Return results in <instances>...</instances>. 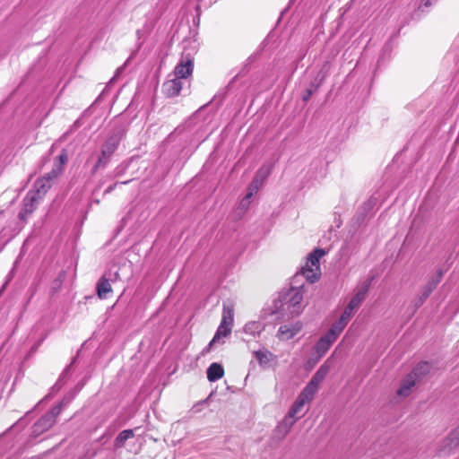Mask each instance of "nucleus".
Listing matches in <instances>:
<instances>
[{"label": "nucleus", "instance_id": "obj_1", "mask_svg": "<svg viewBox=\"0 0 459 459\" xmlns=\"http://www.w3.org/2000/svg\"><path fill=\"white\" fill-rule=\"evenodd\" d=\"M303 296V283L291 281L290 287L281 290L277 299L274 300L275 312L287 318L299 316L305 307Z\"/></svg>", "mask_w": 459, "mask_h": 459}, {"label": "nucleus", "instance_id": "obj_2", "mask_svg": "<svg viewBox=\"0 0 459 459\" xmlns=\"http://www.w3.org/2000/svg\"><path fill=\"white\" fill-rule=\"evenodd\" d=\"M325 255V251L322 248L315 249L307 257L306 265L301 268L299 273H296L292 277L293 283H299L301 278H305L310 283L315 282L319 277V260Z\"/></svg>", "mask_w": 459, "mask_h": 459}, {"label": "nucleus", "instance_id": "obj_3", "mask_svg": "<svg viewBox=\"0 0 459 459\" xmlns=\"http://www.w3.org/2000/svg\"><path fill=\"white\" fill-rule=\"evenodd\" d=\"M233 307L230 304L223 303V312L221 324L215 333V335L209 342L208 346L204 350V352L210 351L212 346L220 342L221 337H226L230 334L233 325Z\"/></svg>", "mask_w": 459, "mask_h": 459}, {"label": "nucleus", "instance_id": "obj_4", "mask_svg": "<svg viewBox=\"0 0 459 459\" xmlns=\"http://www.w3.org/2000/svg\"><path fill=\"white\" fill-rule=\"evenodd\" d=\"M63 403L54 406L49 411L39 418L32 427L34 436H39L48 431L56 423V418L62 411Z\"/></svg>", "mask_w": 459, "mask_h": 459}, {"label": "nucleus", "instance_id": "obj_5", "mask_svg": "<svg viewBox=\"0 0 459 459\" xmlns=\"http://www.w3.org/2000/svg\"><path fill=\"white\" fill-rule=\"evenodd\" d=\"M127 128L124 124L116 125L108 133L105 143L101 148L114 153L120 142L125 137Z\"/></svg>", "mask_w": 459, "mask_h": 459}, {"label": "nucleus", "instance_id": "obj_6", "mask_svg": "<svg viewBox=\"0 0 459 459\" xmlns=\"http://www.w3.org/2000/svg\"><path fill=\"white\" fill-rule=\"evenodd\" d=\"M194 57L190 52L183 51L178 64L176 65L173 75L175 78L186 79L193 73Z\"/></svg>", "mask_w": 459, "mask_h": 459}, {"label": "nucleus", "instance_id": "obj_7", "mask_svg": "<svg viewBox=\"0 0 459 459\" xmlns=\"http://www.w3.org/2000/svg\"><path fill=\"white\" fill-rule=\"evenodd\" d=\"M119 279L117 271L112 273L108 271L105 273L98 281L96 285L97 295L100 299H107L108 294L112 292L111 282H115Z\"/></svg>", "mask_w": 459, "mask_h": 459}, {"label": "nucleus", "instance_id": "obj_8", "mask_svg": "<svg viewBox=\"0 0 459 459\" xmlns=\"http://www.w3.org/2000/svg\"><path fill=\"white\" fill-rule=\"evenodd\" d=\"M329 372V366L323 364L318 370L312 377L308 384L306 385V389L309 390L313 394L317 391L318 385L325 379Z\"/></svg>", "mask_w": 459, "mask_h": 459}, {"label": "nucleus", "instance_id": "obj_9", "mask_svg": "<svg viewBox=\"0 0 459 459\" xmlns=\"http://www.w3.org/2000/svg\"><path fill=\"white\" fill-rule=\"evenodd\" d=\"M182 87L183 83L181 80L174 77L172 79L167 80L163 83L162 91L167 97L172 98L178 96L180 93Z\"/></svg>", "mask_w": 459, "mask_h": 459}, {"label": "nucleus", "instance_id": "obj_10", "mask_svg": "<svg viewBox=\"0 0 459 459\" xmlns=\"http://www.w3.org/2000/svg\"><path fill=\"white\" fill-rule=\"evenodd\" d=\"M369 289V283L365 282L363 286L357 290L355 295L352 297V299L350 300L349 304L345 308L349 310V312L353 313V311L358 308L362 301L365 299L366 295Z\"/></svg>", "mask_w": 459, "mask_h": 459}, {"label": "nucleus", "instance_id": "obj_11", "mask_svg": "<svg viewBox=\"0 0 459 459\" xmlns=\"http://www.w3.org/2000/svg\"><path fill=\"white\" fill-rule=\"evenodd\" d=\"M314 395L309 390L304 388L302 392L299 394L293 405L290 409L292 414L297 415L304 407V405L314 398Z\"/></svg>", "mask_w": 459, "mask_h": 459}, {"label": "nucleus", "instance_id": "obj_12", "mask_svg": "<svg viewBox=\"0 0 459 459\" xmlns=\"http://www.w3.org/2000/svg\"><path fill=\"white\" fill-rule=\"evenodd\" d=\"M39 200L37 193L29 192L23 200V209L20 212L19 217L22 219L24 216L32 213Z\"/></svg>", "mask_w": 459, "mask_h": 459}, {"label": "nucleus", "instance_id": "obj_13", "mask_svg": "<svg viewBox=\"0 0 459 459\" xmlns=\"http://www.w3.org/2000/svg\"><path fill=\"white\" fill-rule=\"evenodd\" d=\"M302 325L299 322L290 325H281L278 330V336L282 340H290L300 332Z\"/></svg>", "mask_w": 459, "mask_h": 459}, {"label": "nucleus", "instance_id": "obj_14", "mask_svg": "<svg viewBox=\"0 0 459 459\" xmlns=\"http://www.w3.org/2000/svg\"><path fill=\"white\" fill-rule=\"evenodd\" d=\"M431 368L432 366L429 362L420 361L414 367L410 375L413 376L415 380L419 383L430 372Z\"/></svg>", "mask_w": 459, "mask_h": 459}, {"label": "nucleus", "instance_id": "obj_15", "mask_svg": "<svg viewBox=\"0 0 459 459\" xmlns=\"http://www.w3.org/2000/svg\"><path fill=\"white\" fill-rule=\"evenodd\" d=\"M418 382L415 380L413 376L408 374L402 381L400 388L397 390V394L400 396L407 397L410 395L412 387Z\"/></svg>", "mask_w": 459, "mask_h": 459}, {"label": "nucleus", "instance_id": "obj_16", "mask_svg": "<svg viewBox=\"0 0 459 459\" xmlns=\"http://www.w3.org/2000/svg\"><path fill=\"white\" fill-rule=\"evenodd\" d=\"M207 378L210 382L221 379L224 375L223 367L219 363H212L207 368Z\"/></svg>", "mask_w": 459, "mask_h": 459}, {"label": "nucleus", "instance_id": "obj_17", "mask_svg": "<svg viewBox=\"0 0 459 459\" xmlns=\"http://www.w3.org/2000/svg\"><path fill=\"white\" fill-rule=\"evenodd\" d=\"M112 155H113L112 152H109L101 148L100 154L95 165L92 168V170H91L92 174H95L98 171V169H104L109 162Z\"/></svg>", "mask_w": 459, "mask_h": 459}, {"label": "nucleus", "instance_id": "obj_18", "mask_svg": "<svg viewBox=\"0 0 459 459\" xmlns=\"http://www.w3.org/2000/svg\"><path fill=\"white\" fill-rule=\"evenodd\" d=\"M51 183L46 182V179L39 178L34 183V191H30V193H37L39 199H41L47 192L50 189Z\"/></svg>", "mask_w": 459, "mask_h": 459}, {"label": "nucleus", "instance_id": "obj_19", "mask_svg": "<svg viewBox=\"0 0 459 459\" xmlns=\"http://www.w3.org/2000/svg\"><path fill=\"white\" fill-rule=\"evenodd\" d=\"M352 314L353 313L349 312V310L345 308L339 320L333 324L332 326H333L337 331L342 333L345 326L347 325L348 322L350 321Z\"/></svg>", "mask_w": 459, "mask_h": 459}, {"label": "nucleus", "instance_id": "obj_20", "mask_svg": "<svg viewBox=\"0 0 459 459\" xmlns=\"http://www.w3.org/2000/svg\"><path fill=\"white\" fill-rule=\"evenodd\" d=\"M133 437H134L133 429H125V430L121 431L114 441L115 446L117 448L124 446L126 440H128L129 438H132Z\"/></svg>", "mask_w": 459, "mask_h": 459}, {"label": "nucleus", "instance_id": "obj_21", "mask_svg": "<svg viewBox=\"0 0 459 459\" xmlns=\"http://www.w3.org/2000/svg\"><path fill=\"white\" fill-rule=\"evenodd\" d=\"M272 172V165H263L256 172L254 180L255 183L263 184Z\"/></svg>", "mask_w": 459, "mask_h": 459}, {"label": "nucleus", "instance_id": "obj_22", "mask_svg": "<svg viewBox=\"0 0 459 459\" xmlns=\"http://www.w3.org/2000/svg\"><path fill=\"white\" fill-rule=\"evenodd\" d=\"M446 446L449 449L459 446V426L451 431L449 436L445 439Z\"/></svg>", "mask_w": 459, "mask_h": 459}, {"label": "nucleus", "instance_id": "obj_23", "mask_svg": "<svg viewBox=\"0 0 459 459\" xmlns=\"http://www.w3.org/2000/svg\"><path fill=\"white\" fill-rule=\"evenodd\" d=\"M433 290L434 289L428 283H426L415 300V306L417 307H420L425 302V300L429 297Z\"/></svg>", "mask_w": 459, "mask_h": 459}, {"label": "nucleus", "instance_id": "obj_24", "mask_svg": "<svg viewBox=\"0 0 459 459\" xmlns=\"http://www.w3.org/2000/svg\"><path fill=\"white\" fill-rule=\"evenodd\" d=\"M273 353L269 351H254V357L258 360L261 366L267 365L273 358Z\"/></svg>", "mask_w": 459, "mask_h": 459}, {"label": "nucleus", "instance_id": "obj_25", "mask_svg": "<svg viewBox=\"0 0 459 459\" xmlns=\"http://www.w3.org/2000/svg\"><path fill=\"white\" fill-rule=\"evenodd\" d=\"M332 344L329 343V341L325 340L323 337H321L316 344V351L319 357L324 356L327 351L330 349Z\"/></svg>", "mask_w": 459, "mask_h": 459}, {"label": "nucleus", "instance_id": "obj_26", "mask_svg": "<svg viewBox=\"0 0 459 459\" xmlns=\"http://www.w3.org/2000/svg\"><path fill=\"white\" fill-rule=\"evenodd\" d=\"M244 331L245 333L255 336L256 333H259L262 331V326L260 323L253 321L246 324L244 326Z\"/></svg>", "mask_w": 459, "mask_h": 459}, {"label": "nucleus", "instance_id": "obj_27", "mask_svg": "<svg viewBox=\"0 0 459 459\" xmlns=\"http://www.w3.org/2000/svg\"><path fill=\"white\" fill-rule=\"evenodd\" d=\"M295 416H296L295 414H292L291 411H289L287 415L279 423L281 424L284 428L290 430L297 420V419H295Z\"/></svg>", "mask_w": 459, "mask_h": 459}, {"label": "nucleus", "instance_id": "obj_28", "mask_svg": "<svg viewBox=\"0 0 459 459\" xmlns=\"http://www.w3.org/2000/svg\"><path fill=\"white\" fill-rule=\"evenodd\" d=\"M62 172L60 166H54L50 172L45 174L41 179H46V182L51 183V181L56 178Z\"/></svg>", "mask_w": 459, "mask_h": 459}, {"label": "nucleus", "instance_id": "obj_29", "mask_svg": "<svg viewBox=\"0 0 459 459\" xmlns=\"http://www.w3.org/2000/svg\"><path fill=\"white\" fill-rule=\"evenodd\" d=\"M340 334L341 332L337 331L333 326H331L328 332L322 337L325 340L329 341L330 344H333Z\"/></svg>", "mask_w": 459, "mask_h": 459}, {"label": "nucleus", "instance_id": "obj_30", "mask_svg": "<svg viewBox=\"0 0 459 459\" xmlns=\"http://www.w3.org/2000/svg\"><path fill=\"white\" fill-rule=\"evenodd\" d=\"M288 429L284 428L281 424H278L274 429V438L282 440L290 432Z\"/></svg>", "mask_w": 459, "mask_h": 459}, {"label": "nucleus", "instance_id": "obj_31", "mask_svg": "<svg viewBox=\"0 0 459 459\" xmlns=\"http://www.w3.org/2000/svg\"><path fill=\"white\" fill-rule=\"evenodd\" d=\"M442 277L443 272L441 270H438L437 273L434 275L427 283L435 290L437 284L440 282Z\"/></svg>", "mask_w": 459, "mask_h": 459}, {"label": "nucleus", "instance_id": "obj_32", "mask_svg": "<svg viewBox=\"0 0 459 459\" xmlns=\"http://www.w3.org/2000/svg\"><path fill=\"white\" fill-rule=\"evenodd\" d=\"M68 157L65 150H62L61 153L57 157V161L55 162L54 166H60L63 169L64 165L67 162Z\"/></svg>", "mask_w": 459, "mask_h": 459}, {"label": "nucleus", "instance_id": "obj_33", "mask_svg": "<svg viewBox=\"0 0 459 459\" xmlns=\"http://www.w3.org/2000/svg\"><path fill=\"white\" fill-rule=\"evenodd\" d=\"M252 196H253V193L252 192H248L245 195V197L241 200L240 206L242 208L247 209L249 206V204H250V200H251Z\"/></svg>", "mask_w": 459, "mask_h": 459}, {"label": "nucleus", "instance_id": "obj_34", "mask_svg": "<svg viewBox=\"0 0 459 459\" xmlns=\"http://www.w3.org/2000/svg\"><path fill=\"white\" fill-rule=\"evenodd\" d=\"M374 205H375V200L369 199L368 202L364 203L361 209L363 210V212L366 213L369 210H371Z\"/></svg>", "mask_w": 459, "mask_h": 459}, {"label": "nucleus", "instance_id": "obj_35", "mask_svg": "<svg viewBox=\"0 0 459 459\" xmlns=\"http://www.w3.org/2000/svg\"><path fill=\"white\" fill-rule=\"evenodd\" d=\"M261 185L262 184L260 183H255V180L253 179L251 185L249 186L248 192H252L254 195L255 193L257 192Z\"/></svg>", "mask_w": 459, "mask_h": 459}, {"label": "nucleus", "instance_id": "obj_36", "mask_svg": "<svg viewBox=\"0 0 459 459\" xmlns=\"http://www.w3.org/2000/svg\"><path fill=\"white\" fill-rule=\"evenodd\" d=\"M313 92H314L313 89H307L305 94L302 97V100L304 101H307L310 99V97L312 96Z\"/></svg>", "mask_w": 459, "mask_h": 459}, {"label": "nucleus", "instance_id": "obj_37", "mask_svg": "<svg viewBox=\"0 0 459 459\" xmlns=\"http://www.w3.org/2000/svg\"><path fill=\"white\" fill-rule=\"evenodd\" d=\"M117 184H118V183H117V182H116L115 184H113V185L109 186L105 190V192H104V193H105V194H109V193H111V192L116 188V186H117Z\"/></svg>", "mask_w": 459, "mask_h": 459}, {"label": "nucleus", "instance_id": "obj_38", "mask_svg": "<svg viewBox=\"0 0 459 459\" xmlns=\"http://www.w3.org/2000/svg\"><path fill=\"white\" fill-rule=\"evenodd\" d=\"M422 4L426 7H429L432 4V0H422Z\"/></svg>", "mask_w": 459, "mask_h": 459}, {"label": "nucleus", "instance_id": "obj_39", "mask_svg": "<svg viewBox=\"0 0 459 459\" xmlns=\"http://www.w3.org/2000/svg\"><path fill=\"white\" fill-rule=\"evenodd\" d=\"M71 365H72V364H70L69 366H67V367L65 368V369L64 370L63 374H65V373L68 372V370H69V369H70V368H71Z\"/></svg>", "mask_w": 459, "mask_h": 459}, {"label": "nucleus", "instance_id": "obj_40", "mask_svg": "<svg viewBox=\"0 0 459 459\" xmlns=\"http://www.w3.org/2000/svg\"><path fill=\"white\" fill-rule=\"evenodd\" d=\"M78 124H79V121H75V123H74V126H78Z\"/></svg>", "mask_w": 459, "mask_h": 459}, {"label": "nucleus", "instance_id": "obj_41", "mask_svg": "<svg viewBox=\"0 0 459 459\" xmlns=\"http://www.w3.org/2000/svg\"><path fill=\"white\" fill-rule=\"evenodd\" d=\"M129 181H130V180H127V181H124V182H122L121 184H124V185H126V184H127V183H128Z\"/></svg>", "mask_w": 459, "mask_h": 459}, {"label": "nucleus", "instance_id": "obj_42", "mask_svg": "<svg viewBox=\"0 0 459 459\" xmlns=\"http://www.w3.org/2000/svg\"><path fill=\"white\" fill-rule=\"evenodd\" d=\"M319 84H320V82H318L317 84H316V85H315V88H316H316H318V87H319Z\"/></svg>", "mask_w": 459, "mask_h": 459}]
</instances>
